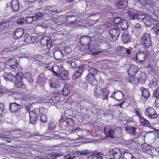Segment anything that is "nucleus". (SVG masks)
Here are the masks:
<instances>
[{
    "mask_svg": "<svg viewBox=\"0 0 159 159\" xmlns=\"http://www.w3.org/2000/svg\"><path fill=\"white\" fill-rule=\"evenodd\" d=\"M53 71L57 76H59L63 80H66L69 79L68 72L63 67L60 68L58 70L57 72L53 70Z\"/></svg>",
    "mask_w": 159,
    "mask_h": 159,
    "instance_id": "3",
    "label": "nucleus"
},
{
    "mask_svg": "<svg viewBox=\"0 0 159 159\" xmlns=\"http://www.w3.org/2000/svg\"><path fill=\"white\" fill-rule=\"evenodd\" d=\"M140 121L143 125L146 127H151L150 123L149 121L144 118L141 117L140 118Z\"/></svg>",
    "mask_w": 159,
    "mask_h": 159,
    "instance_id": "30",
    "label": "nucleus"
},
{
    "mask_svg": "<svg viewBox=\"0 0 159 159\" xmlns=\"http://www.w3.org/2000/svg\"><path fill=\"white\" fill-rule=\"evenodd\" d=\"M67 63L69 64L70 67L72 69H74L77 67V65L75 63V60L72 59L71 60H68L67 61Z\"/></svg>",
    "mask_w": 159,
    "mask_h": 159,
    "instance_id": "34",
    "label": "nucleus"
},
{
    "mask_svg": "<svg viewBox=\"0 0 159 159\" xmlns=\"http://www.w3.org/2000/svg\"><path fill=\"white\" fill-rule=\"evenodd\" d=\"M119 25L122 30H126L128 27V22L126 20L123 19Z\"/></svg>",
    "mask_w": 159,
    "mask_h": 159,
    "instance_id": "36",
    "label": "nucleus"
},
{
    "mask_svg": "<svg viewBox=\"0 0 159 159\" xmlns=\"http://www.w3.org/2000/svg\"><path fill=\"white\" fill-rule=\"evenodd\" d=\"M6 64L3 62H0V71H2L5 68Z\"/></svg>",
    "mask_w": 159,
    "mask_h": 159,
    "instance_id": "55",
    "label": "nucleus"
},
{
    "mask_svg": "<svg viewBox=\"0 0 159 159\" xmlns=\"http://www.w3.org/2000/svg\"><path fill=\"white\" fill-rule=\"evenodd\" d=\"M78 70L76 71L72 76L73 79H75L80 77L84 70V67L82 66H79L78 68Z\"/></svg>",
    "mask_w": 159,
    "mask_h": 159,
    "instance_id": "17",
    "label": "nucleus"
},
{
    "mask_svg": "<svg viewBox=\"0 0 159 159\" xmlns=\"http://www.w3.org/2000/svg\"><path fill=\"white\" fill-rule=\"evenodd\" d=\"M74 109L75 110L78 112H80L82 109L81 107V102L77 103L75 106Z\"/></svg>",
    "mask_w": 159,
    "mask_h": 159,
    "instance_id": "42",
    "label": "nucleus"
},
{
    "mask_svg": "<svg viewBox=\"0 0 159 159\" xmlns=\"http://www.w3.org/2000/svg\"><path fill=\"white\" fill-rule=\"evenodd\" d=\"M94 96L96 98L107 99L109 94V90H107V88H102L100 86L96 85L94 89Z\"/></svg>",
    "mask_w": 159,
    "mask_h": 159,
    "instance_id": "1",
    "label": "nucleus"
},
{
    "mask_svg": "<svg viewBox=\"0 0 159 159\" xmlns=\"http://www.w3.org/2000/svg\"><path fill=\"white\" fill-rule=\"evenodd\" d=\"M89 74L88 75H92L94 76L97 74L98 70L95 68H91L89 70Z\"/></svg>",
    "mask_w": 159,
    "mask_h": 159,
    "instance_id": "38",
    "label": "nucleus"
},
{
    "mask_svg": "<svg viewBox=\"0 0 159 159\" xmlns=\"http://www.w3.org/2000/svg\"><path fill=\"white\" fill-rule=\"evenodd\" d=\"M21 107V106L15 102L10 103L9 104V109L12 112H15V115L17 116L20 115V112L19 110Z\"/></svg>",
    "mask_w": 159,
    "mask_h": 159,
    "instance_id": "4",
    "label": "nucleus"
},
{
    "mask_svg": "<svg viewBox=\"0 0 159 159\" xmlns=\"http://www.w3.org/2000/svg\"><path fill=\"white\" fill-rule=\"evenodd\" d=\"M148 55L147 51H140L136 54V60L140 62L144 61L146 59Z\"/></svg>",
    "mask_w": 159,
    "mask_h": 159,
    "instance_id": "10",
    "label": "nucleus"
},
{
    "mask_svg": "<svg viewBox=\"0 0 159 159\" xmlns=\"http://www.w3.org/2000/svg\"><path fill=\"white\" fill-rule=\"evenodd\" d=\"M11 10L14 12L17 11L19 8V5L17 0H12L11 2Z\"/></svg>",
    "mask_w": 159,
    "mask_h": 159,
    "instance_id": "16",
    "label": "nucleus"
},
{
    "mask_svg": "<svg viewBox=\"0 0 159 159\" xmlns=\"http://www.w3.org/2000/svg\"><path fill=\"white\" fill-rule=\"evenodd\" d=\"M20 75V74H17L16 75V78H17L15 80L16 81L15 85L16 87L19 88H21L24 85L22 78Z\"/></svg>",
    "mask_w": 159,
    "mask_h": 159,
    "instance_id": "22",
    "label": "nucleus"
},
{
    "mask_svg": "<svg viewBox=\"0 0 159 159\" xmlns=\"http://www.w3.org/2000/svg\"><path fill=\"white\" fill-rule=\"evenodd\" d=\"M142 40L144 45L146 48H148L152 45L150 34L147 33L143 34Z\"/></svg>",
    "mask_w": 159,
    "mask_h": 159,
    "instance_id": "6",
    "label": "nucleus"
},
{
    "mask_svg": "<svg viewBox=\"0 0 159 159\" xmlns=\"http://www.w3.org/2000/svg\"><path fill=\"white\" fill-rule=\"evenodd\" d=\"M75 157L72 155H67L64 157V159H74Z\"/></svg>",
    "mask_w": 159,
    "mask_h": 159,
    "instance_id": "57",
    "label": "nucleus"
},
{
    "mask_svg": "<svg viewBox=\"0 0 159 159\" xmlns=\"http://www.w3.org/2000/svg\"><path fill=\"white\" fill-rule=\"evenodd\" d=\"M24 19L23 18H20L17 20V23L18 24L22 25L24 24Z\"/></svg>",
    "mask_w": 159,
    "mask_h": 159,
    "instance_id": "54",
    "label": "nucleus"
},
{
    "mask_svg": "<svg viewBox=\"0 0 159 159\" xmlns=\"http://www.w3.org/2000/svg\"><path fill=\"white\" fill-rule=\"evenodd\" d=\"M134 27L137 29H140L141 28V25L139 23H136L133 25Z\"/></svg>",
    "mask_w": 159,
    "mask_h": 159,
    "instance_id": "62",
    "label": "nucleus"
},
{
    "mask_svg": "<svg viewBox=\"0 0 159 159\" xmlns=\"http://www.w3.org/2000/svg\"><path fill=\"white\" fill-rule=\"evenodd\" d=\"M75 16L73 15L68 16L66 17L62 16L60 17L61 20H63L62 21L60 22V23L58 24V25H65V21H66L68 23L69 26L72 27H74L75 26L73 25V24L75 23L76 24V22L77 21L76 19L75 18Z\"/></svg>",
    "mask_w": 159,
    "mask_h": 159,
    "instance_id": "2",
    "label": "nucleus"
},
{
    "mask_svg": "<svg viewBox=\"0 0 159 159\" xmlns=\"http://www.w3.org/2000/svg\"><path fill=\"white\" fill-rule=\"evenodd\" d=\"M128 4L127 2L125 0H122L118 1L117 5V7L119 8L125 7Z\"/></svg>",
    "mask_w": 159,
    "mask_h": 159,
    "instance_id": "29",
    "label": "nucleus"
},
{
    "mask_svg": "<svg viewBox=\"0 0 159 159\" xmlns=\"http://www.w3.org/2000/svg\"><path fill=\"white\" fill-rule=\"evenodd\" d=\"M151 148L152 147L151 146L146 143H144L141 145L142 151L144 152L148 153L150 155L152 154Z\"/></svg>",
    "mask_w": 159,
    "mask_h": 159,
    "instance_id": "18",
    "label": "nucleus"
},
{
    "mask_svg": "<svg viewBox=\"0 0 159 159\" xmlns=\"http://www.w3.org/2000/svg\"><path fill=\"white\" fill-rule=\"evenodd\" d=\"M51 100H52L53 102L56 103L57 102H58L59 100V97L58 96H53L51 98Z\"/></svg>",
    "mask_w": 159,
    "mask_h": 159,
    "instance_id": "52",
    "label": "nucleus"
},
{
    "mask_svg": "<svg viewBox=\"0 0 159 159\" xmlns=\"http://www.w3.org/2000/svg\"><path fill=\"white\" fill-rule=\"evenodd\" d=\"M91 41L90 38L86 36H82L80 40V43L84 45H87L89 44Z\"/></svg>",
    "mask_w": 159,
    "mask_h": 159,
    "instance_id": "23",
    "label": "nucleus"
},
{
    "mask_svg": "<svg viewBox=\"0 0 159 159\" xmlns=\"http://www.w3.org/2000/svg\"><path fill=\"white\" fill-rule=\"evenodd\" d=\"M147 76L146 74L144 72L141 73L139 78L138 79L139 82L142 84L144 83L147 79Z\"/></svg>",
    "mask_w": 159,
    "mask_h": 159,
    "instance_id": "27",
    "label": "nucleus"
},
{
    "mask_svg": "<svg viewBox=\"0 0 159 159\" xmlns=\"http://www.w3.org/2000/svg\"><path fill=\"white\" fill-rule=\"evenodd\" d=\"M25 78L30 83L33 82V80L32 78L31 73L26 72L25 74Z\"/></svg>",
    "mask_w": 159,
    "mask_h": 159,
    "instance_id": "35",
    "label": "nucleus"
},
{
    "mask_svg": "<svg viewBox=\"0 0 159 159\" xmlns=\"http://www.w3.org/2000/svg\"><path fill=\"white\" fill-rule=\"evenodd\" d=\"M95 155L97 159H102L103 155L101 152H97L96 153Z\"/></svg>",
    "mask_w": 159,
    "mask_h": 159,
    "instance_id": "58",
    "label": "nucleus"
},
{
    "mask_svg": "<svg viewBox=\"0 0 159 159\" xmlns=\"http://www.w3.org/2000/svg\"><path fill=\"white\" fill-rule=\"evenodd\" d=\"M86 79L88 82L92 85H97V80L95 79V76L92 75H88L86 77Z\"/></svg>",
    "mask_w": 159,
    "mask_h": 159,
    "instance_id": "21",
    "label": "nucleus"
},
{
    "mask_svg": "<svg viewBox=\"0 0 159 159\" xmlns=\"http://www.w3.org/2000/svg\"><path fill=\"white\" fill-rule=\"evenodd\" d=\"M121 39L124 43H127L130 41L129 36L126 31H125L122 34Z\"/></svg>",
    "mask_w": 159,
    "mask_h": 159,
    "instance_id": "24",
    "label": "nucleus"
},
{
    "mask_svg": "<svg viewBox=\"0 0 159 159\" xmlns=\"http://www.w3.org/2000/svg\"><path fill=\"white\" fill-rule=\"evenodd\" d=\"M3 77L6 81H9L12 82H14L15 79L17 78H16V76H15L11 73H5Z\"/></svg>",
    "mask_w": 159,
    "mask_h": 159,
    "instance_id": "14",
    "label": "nucleus"
},
{
    "mask_svg": "<svg viewBox=\"0 0 159 159\" xmlns=\"http://www.w3.org/2000/svg\"><path fill=\"white\" fill-rule=\"evenodd\" d=\"M49 83L50 86L52 88L58 89L61 87V83L57 78H52Z\"/></svg>",
    "mask_w": 159,
    "mask_h": 159,
    "instance_id": "7",
    "label": "nucleus"
},
{
    "mask_svg": "<svg viewBox=\"0 0 159 159\" xmlns=\"http://www.w3.org/2000/svg\"><path fill=\"white\" fill-rule=\"evenodd\" d=\"M40 42L42 45H46L48 49L50 48L52 46V41L48 37L46 36L42 37L41 39Z\"/></svg>",
    "mask_w": 159,
    "mask_h": 159,
    "instance_id": "11",
    "label": "nucleus"
},
{
    "mask_svg": "<svg viewBox=\"0 0 159 159\" xmlns=\"http://www.w3.org/2000/svg\"><path fill=\"white\" fill-rule=\"evenodd\" d=\"M45 111V109L43 107H40L39 109V111L40 114H43Z\"/></svg>",
    "mask_w": 159,
    "mask_h": 159,
    "instance_id": "64",
    "label": "nucleus"
},
{
    "mask_svg": "<svg viewBox=\"0 0 159 159\" xmlns=\"http://www.w3.org/2000/svg\"><path fill=\"white\" fill-rule=\"evenodd\" d=\"M152 20H152L151 19H149L148 21H147L145 25L146 26H150V27H151V25H152Z\"/></svg>",
    "mask_w": 159,
    "mask_h": 159,
    "instance_id": "61",
    "label": "nucleus"
},
{
    "mask_svg": "<svg viewBox=\"0 0 159 159\" xmlns=\"http://www.w3.org/2000/svg\"><path fill=\"white\" fill-rule=\"evenodd\" d=\"M145 112V115L150 118H156L158 116L155 109L152 107H149L146 109Z\"/></svg>",
    "mask_w": 159,
    "mask_h": 159,
    "instance_id": "8",
    "label": "nucleus"
},
{
    "mask_svg": "<svg viewBox=\"0 0 159 159\" xmlns=\"http://www.w3.org/2000/svg\"><path fill=\"white\" fill-rule=\"evenodd\" d=\"M108 137H110L111 138H114V129H110L108 131Z\"/></svg>",
    "mask_w": 159,
    "mask_h": 159,
    "instance_id": "44",
    "label": "nucleus"
},
{
    "mask_svg": "<svg viewBox=\"0 0 159 159\" xmlns=\"http://www.w3.org/2000/svg\"><path fill=\"white\" fill-rule=\"evenodd\" d=\"M80 86L85 89H86L88 87L87 83L84 82H81L80 84Z\"/></svg>",
    "mask_w": 159,
    "mask_h": 159,
    "instance_id": "51",
    "label": "nucleus"
},
{
    "mask_svg": "<svg viewBox=\"0 0 159 159\" xmlns=\"http://www.w3.org/2000/svg\"><path fill=\"white\" fill-rule=\"evenodd\" d=\"M153 95L155 97L157 98L159 97V88H157L154 91Z\"/></svg>",
    "mask_w": 159,
    "mask_h": 159,
    "instance_id": "49",
    "label": "nucleus"
},
{
    "mask_svg": "<svg viewBox=\"0 0 159 159\" xmlns=\"http://www.w3.org/2000/svg\"><path fill=\"white\" fill-rule=\"evenodd\" d=\"M140 89L142 92V95L145 99H147L150 97V93L148 89L142 87Z\"/></svg>",
    "mask_w": 159,
    "mask_h": 159,
    "instance_id": "28",
    "label": "nucleus"
},
{
    "mask_svg": "<svg viewBox=\"0 0 159 159\" xmlns=\"http://www.w3.org/2000/svg\"><path fill=\"white\" fill-rule=\"evenodd\" d=\"M152 32L157 36H159V25L156 24L154 25L153 26L151 30Z\"/></svg>",
    "mask_w": 159,
    "mask_h": 159,
    "instance_id": "32",
    "label": "nucleus"
},
{
    "mask_svg": "<svg viewBox=\"0 0 159 159\" xmlns=\"http://www.w3.org/2000/svg\"><path fill=\"white\" fill-rule=\"evenodd\" d=\"M30 122L32 124H35L37 120V115L34 111H30L29 112Z\"/></svg>",
    "mask_w": 159,
    "mask_h": 159,
    "instance_id": "15",
    "label": "nucleus"
},
{
    "mask_svg": "<svg viewBox=\"0 0 159 159\" xmlns=\"http://www.w3.org/2000/svg\"><path fill=\"white\" fill-rule=\"evenodd\" d=\"M110 156L112 157L114 159H120L121 157V152L118 148L111 149L109 151Z\"/></svg>",
    "mask_w": 159,
    "mask_h": 159,
    "instance_id": "5",
    "label": "nucleus"
},
{
    "mask_svg": "<svg viewBox=\"0 0 159 159\" xmlns=\"http://www.w3.org/2000/svg\"><path fill=\"white\" fill-rule=\"evenodd\" d=\"M58 157L59 154L56 153H50L47 155V157L48 159H53Z\"/></svg>",
    "mask_w": 159,
    "mask_h": 159,
    "instance_id": "41",
    "label": "nucleus"
},
{
    "mask_svg": "<svg viewBox=\"0 0 159 159\" xmlns=\"http://www.w3.org/2000/svg\"><path fill=\"white\" fill-rule=\"evenodd\" d=\"M88 151H82L81 152H78V154L80 155H85L88 153Z\"/></svg>",
    "mask_w": 159,
    "mask_h": 159,
    "instance_id": "60",
    "label": "nucleus"
},
{
    "mask_svg": "<svg viewBox=\"0 0 159 159\" xmlns=\"http://www.w3.org/2000/svg\"><path fill=\"white\" fill-rule=\"evenodd\" d=\"M128 14L129 18L132 20L136 19V16L137 15V13H133L130 12H129Z\"/></svg>",
    "mask_w": 159,
    "mask_h": 159,
    "instance_id": "48",
    "label": "nucleus"
},
{
    "mask_svg": "<svg viewBox=\"0 0 159 159\" xmlns=\"http://www.w3.org/2000/svg\"><path fill=\"white\" fill-rule=\"evenodd\" d=\"M64 50L65 52L67 54L70 53L71 51V49L68 47L65 48Z\"/></svg>",
    "mask_w": 159,
    "mask_h": 159,
    "instance_id": "59",
    "label": "nucleus"
},
{
    "mask_svg": "<svg viewBox=\"0 0 159 159\" xmlns=\"http://www.w3.org/2000/svg\"><path fill=\"white\" fill-rule=\"evenodd\" d=\"M6 64L11 68L14 69H16L18 66L17 60L13 58L7 61Z\"/></svg>",
    "mask_w": 159,
    "mask_h": 159,
    "instance_id": "12",
    "label": "nucleus"
},
{
    "mask_svg": "<svg viewBox=\"0 0 159 159\" xmlns=\"http://www.w3.org/2000/svg\"><path fill=\"white\" fill-rule=\"evenodd\" d=\"M126 131L128 133L131 134L133 135L136 134V130L137 128L131 126H128L126 127Z\"/></svg>",
    "mask_w": 159,
    "mask_h": 159,
    "instance_id": "26",
    "label": "nucleus"
},
{
    "mask_svg": "<svg viewBox=\"0 0 159 159\" xmlns=\"http://www.w3.org/2000/svg\"><path fill=\"white\" fill-rule=\"evenodd\" d=\"M70 91L67 85H65L63 88L62 93L63 95L66 96L68 95Z\"/></svg>",
    "mask_w": 159,
    "mask_h": 159,
    "instance_id": "39",
    "label": "nucleus"
},
{
    "mask_svg": "<svg viewBox=\"0 0 159 159\" xmlns=\"http://www.w3.org/2000/svg\"><path fill=\"white\" fill-rule=\"evenodd\" d=\"M57 123L54 121H51L49 124V126L51 129H53L56 126Z\"/></svg>",
    "mask_w": 159,
    "mask_h": 159,
    "instance_id": "53",
    "label": "nucleus"
},
{
    "mask_svg": "<svg viewBox=\"0 0 159 159\" xmlns=\"http://www.w3.org/2000/svg\"><path fill=\"white\" fill-rule=\"evenodd\" d=\"M36 17L33 16H29L26 20V22L28 24L31 23L33 21L36 20Z\"/></svg>",
    "mask_w": 159,
    "mask_h": 159,
    "instance_id": "43",
    "label": "nucleus"
},
{
    "mask_svg": "<svg viewBox=\"0 0 159 159\" xmlns=\"http://www.w3.org/2000/svg\"><path fill=\"white\" fill-rule=\"evenodd\" d=\"M122 135L121 130L120 129L117 128L114 129V137L119 138H120Z\"/></svg>",
    "mask_w": 159,
    "mask_h": 159,
    "instance_id": "31",
    "label": "nucleus"
},
{
    "mask_svg": "<svg viewBox=\"0 0 159 159\" xmlns=\"http://www.w3.org/2000/svg\"><path fill=\"white\" fill-rule=\"evenodd\" d=\"M109 33L110 36L113 40L116 41L118 39L120 32L119 29L113 28L110 30Z\"/></svg>",
    "mask_w": 159,
    "mask_h": 159,
    "instance_id": "9",
    "label": "nucleus"
},
{
    "mask_svg": "<svg viewBox=\"0 0 159 159\" xmlns=\"http://www.w3.org/2000/svg\"><path fill=\"white\" fill-rule=\"evenodd\" d=\"M24 30L20 28L17 29L13 35V37L15 39L21 38L24 34Z\"/></svg>",
    "mask_w": 159,
    "mask_h": 159,
    "instance_id": "20",
    "label": "nucleus"
},
{
    "mask_svg": "<svg viewBox=\"0 0 159 159\" xmlns=\"http://www.w3.org/2000/svg\"><path fill=\"white\" fill-rule=\"evenodd\" d=\"M125 49V48L122 46H120L117 47V50L118 51L121 52L122 51H123L124 52V50Z\"/></svg>",
    "mask_w": 159,
    "mask_h": 159,
    "instance_id": "63",
    "label": "nucleus"
},
{
    "mask_svg": "<svg viewBox=\"0 0 159 159\" xmlns=\"http://www.w3.org/2000/svg\"><path fill=\"white\" fill-rule=\"evenodd\" d=\"M4 104L0 103V116H2L3 114V109L4 108Z\"/></svg>",
    "mask_w": 159,
    "mask_h": 159,
    "instance_id": "56",
    "label": "nucleus"
},
{
    "mask_svg": "<svg viewBox=\"0 0 159 159\" xmlns=\"http://www.w3.org/2000/svg\"><path fill=\"white\" fill-rule=\"evenodd\" d=\"M47 11H49L51 12H57L58 13L57 9L54 7H48V9L47 10Z\"/></svg>",
    "mask_w": 159,
    "mask_h": 159,
    "instance_id": "46",
    "label": "nucleus"
},
{
    "mask_svg": "<svg viewBox=\"0 0 159 159\" xmlns=\"http://www.w3.org/2000/svg\"><path fill=\"white\" fill-rule=\"evenodd\" d=\"M47 12L43 13L40 12H37L35 14V16H33L34 17H36V20L38 18L41 17H43L46 16Z\"/></svg>",
    "mask_w": 159,
    "mask_h": 159,
    "instance_id": "40",
    "label": "nucleus"
},
{
    "mask_svg": "<svg viewBox=\"0 0 159 159\" xmlns=\"http://www.w3.org/2000/svg\"><path fill=\"white\" fill-rule=\"evenodd\" d=\"M54 58L57 60H61L63 57V53L60 50H56L53 53Z\"/></svg>",
    "mask_w": 159,
    "mask_h": 159,
    "instance_id": "25",
    "label": "nucleus"
},
{
    "mask_svg": "<svg viewBox=\"0 0 159 159\" xmlns=\"http://www.w3.org/2000/svg\"><path fill=\"white\" fill-rule=\"evenodd\" d=\"M123 96L124 95L121 91H118L117 92L114 91L112 93L111 97L119 101L122 99Z\"/></svg>",
    "mask_w": 159,
    "mask_h": 159,
    "instance_id": "13",
    "label": "nucleus"
},
{
    "mask_svg": "<svg viewBox=\"0 0 159 159\" xmlns=\"http://www.w3.org/2000/svg\"><path fill=\"white\" fill-rule=\"evenodd\" d=\"M122 20H123V19H121L120 17H117L115 18L114 19V23L116 24L119 25L120 24L121 22H122Z\"/></svg>",
    "mask_w": 159,
    "mask_h": 159,
    "instance_id": "45",
    "label": "nucleus"
},
{
    "mask_svg": "<svg viewBox=\"0 0 159 159\" xmlns=\"http://www.w3.org/2000/svg\"><path fill=\"white\" fill-rule=\"evenodd\" d=\"M34 39L35 37H31L28 34H26L24 37V41L26 43H29L30 40L33 41V39Z\"/></svg>",
    "mask_w": 159,
    "mask_h": 159,
    "instance_id": "33",
    "label": "nucleus"
},
{
    "mask_svg": "<svg viewBox=\"0 0 159 159\" xmlns=\"http://www.w3.org/2000/svg\"><path fill=\"white\" fill-rule=\"evenodd\" d=\"M10 22L9 21H2L0 23V30L3 29L5 27H8L10 24Z\"/></svg>",
    "mask_w": 159,
    "mask_h": 159,
    "instance_id": "37",
    "label": "nucleus"
},
{
    "mask_svg": "<svg viewBox=\"0 0 159 159\" xmlns=\"http://www.w3.org/2000/svg\"><path fill=\"white\" fill-rule=\"evenodd\" d=\"M138 70V68L136 66L131 64L129 66L128 72L129 75H133L136 73Z\"/></svg>",
    "mask_w": 159,
    "mask_h": 159,
    "instance_id": "19",
    "label": "nucleus"
},
{
    "mask_svg": "<svg viewBox=\"0 0 159 159\" xmlns=\"http://www.w3.org/2000/svg\"><path fill=\"white\" fill-rule=\"evenodd\" d=\"M145 16L143 15H139L138 13H137L136 19L140 21H142Z\"/></svg>",
    "mask_w": 159,
    "mask_h": 159,
    "instance_id": "47",
    "label": "nucleus"
},
{
    "mask_svg": "<svg viewBox=\"0 0 159 159\" xmlns=\"http://www.w3.org/2000/svg\"><path fill=\"white\" fill-rule=\"evenodd\" d=\"M40 119L41 121L43 123H45L47 122V117L45 115L43 114L41 116Z\"/></svg>",
    "mask_w": 159,
    "mask_h": 159,
    "instance_id": "50",
    "label": "nucleus"
}]
</instances>
